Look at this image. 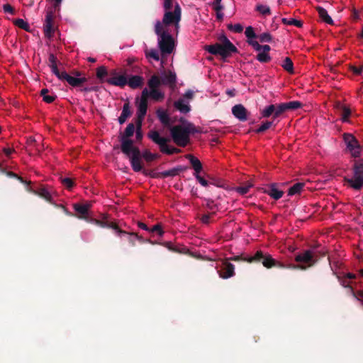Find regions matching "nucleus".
Wrapping results in <instances>:
<instances>
[{
  "mask_svg": "<svg viewBox=\"0 0 363 363\" xmlns=\"http://www.w3.org/2000/svg\"><path fill=\"white\" fill-rule=\"evenodd\" d=\"M55 205L56 207L57 208H62V210H63V211L68 216H71L72 213L69 211V210L67 209V208L64 205V204H62V203H60V204H57L55 202V203L53 204Z\"/></svg>",
  "mask_w": 363,
  "mask_h": 363,
  "instance_id": "obj_58",
  "label": "nucleus"
},
{
  "mask_svg": "<svg viewBox=\"0 0 363 363\" xmlns=\"http://www.w3.org/2000/svg\"><path fill=\"white\" fill-rule=\"evenodd\" d=\"M219 276L223 279H228L235 274L234 265L225 260L222 261L217 267Z\"/></svg>",
  "mask_w": 363,
  "mask_h": 363,
  "instance_id": "obj_14",
  "label": "nucleus"
},
{
  "mask_svg": "<svg viewBox=\"0 0 363 363\" xmlns=\"http://www.w3.org/2000/svg\"><path fill=\"white\" fill-rule=\"evenodd\" d=\"M158 118L162 124L169 129L171 126L170 118L168 113L166 111H157V112Z\"/></svg>",
  "mask_w": 363,
  "mask_h": 363,
  "instance_id": "obj_30",
  "label": "nucleus"
},
{
  "mask_svg": "<svg viewBox=\"0 0 363 363\" xmlns=\"http://www.w3.org/2000/svg\"><path fill=\"white\" fill-rule=\"evenodd\" d=\"M48 92H49L48 89H43L40 91V96L43 97V100L45 102H46L48 104H51L55 101V96L53 95H49Z\"/></svg>",
  "mask_w": 363,
  "mask_h": 363,
  "instance_id": "obj_40",
  "label": "nucleus"
},
{
  "mask_svg": "<svg viewBox=\"0 0 363 363\" xmlns=\"http://www.w3.org/2000/svg\"><path fill=\"white\" fill-rule=\"evenodd\" d=\"M213 216H214L213 213H208V214H203L201 217V222L203 223L208 224L211 222V218H212V217Z\"/></svg>",
  "mask_w": 363,
  "mask_h": 363,
  "instance_id": "obj_51",
  "label": "nucleus"
},
{
  "mask_svg": "<svg viewBox=\"0 0 363 363\" xmlns=\"http://www.w3.org/2000/svg\"><path fill=\"white\" fill-rule=\"evenodd\" d=\"M302 107V104L298 101H291L287 103H281L275 105L274 118H278L284 112L288 110H296Z\"/></svg>",
  "mask_w": 363,
  "mask_h": 363,
  "instance_id": "obj_13",
  "label": "nucleus"
},
{
  "mask_svg": "<svg viewBox=\"0 0 363 363\" xmlns=\"http://www.w3.org/2000/svg\"><path fill=\"white\" fill-rule=\"evenodd\" d=\"M262 264L267 268H271L276 266L277 262L270 255H265L263 257Z\"/></svg>",
  "mask_w": 363,
  "mask_h": 363,
  "instance_id": "obj_38",
  "label": "nucleus"
},
{
  "mask_svg": "<svg viewBox=\"0 0 363 363\" xmlns=\"http://www.w3.org/2000/svg\"><path fill=\"white\" fill-rule=\"evenodd\" d=\"M61 183L66 189L69 190H71L75 185L74 180L68 177L62 178Z\"/></svg>",
  "mask_w": 363,
  "mask_h": 363,
  "instance_id": "obj_46",
  "label": "nucleus"
},
{
  "mask_svg": "<svg viewBox=\"0 0 363 363\" xmlns=\"http://www.w3.org/2000/svg\"><path fill=\"white\" fill-rule=\"evenodd\" d=\"M13 23L14 26H16L18 28H21L26 31L29 32L30 30V26L29 23L22 18L14 19L13 21Z\"/></svg>",
  "mask_w": 363,
  "mask_h": 363,
  "instance_id": "obj_36",
  "label": "nucleus"
},
{
  "mask_svg": "<svg viewBox=\"0 0 363 363\" xmlns=\"http://www.w3.org/2000/svg\"><path fill=\"white\" fill-rule=\"evenodd\" d=\"M349 69L356 76L361 75L363 73V65L359 67L350 65Z\"/></svg>",
  "mask_w": 363,
  "mask_h": 363,
  "instance_id": "obj_49",
  "label": "nucleus"
},
{
  "mask_svg": "<svg viewBox=\"0 0 363 363\" xmlns=\"http://www.w3.org/2000/svg\"><path fill=\"white\" fill-rule=\"evenodd\" d=\"M174 107L183 113H186L190 111L189 101L184 99H179L174 102Z\"/></svg>",
  "mask_w": 363,
  "mask_h": 363,
  "instance_id": "obj_29",
  "label": "nucleus"
},
{
  "mask_svg": "<svg viewBox=\"0 0 363 363\" xmlns=\"http://www.w3.org/2000/svg\"><path fill=\"white\" fill-rule=\"evenodd\" d=\"M219 40L220 43L204 45L203 50L211 55H219L223 60L238 52V48L225 35L220 37Z\"/></svg>",
  "mask_w": 363,
  "mask_h": 363,
  "instance_id": "obj_5",
  "label": "nucleus"
},
{
  "mask_svg": "<svg viewBox=\"0 0 363 363\" xmlns=\"http://www.w3.org/2000/svg\"><path fill=\"white\" fill-rule=\"evenodd\" d=\"M94 224L98 225L101 227H106L113 229L118 236L121 235H126L128 232L121 230L118 223L116 221H101V220H94Z\"/></svg>",
  "mask_w": 363,
  "mask_h": 363,
  "instance_id": "obj_19",
  "label": "nucleus"
},
{
  "mask_svg": "<svg viewBox=\"0 0 363 363\" xmlns=\"http://www.w3.org/2000/svg\"><path fill=\"white\" fill-rule=\"evenodd\" d=\"M162 245L168 248L169 250H173L174 252H182V250L179 248L174 246L173 243L171 242H165L162 243Z\"/></svg>",
  "mask_w": 363,
  "mask_h": 363,
  "instance_id": "obj_53",
  "label": "nucleus"
},
{
  "mask_svg": "<svg viewBox=\"0 0 363 363\" xmlns=\"http://www.w3.org/2000/svg\"><path fill=\"white\" fill-rule=\"evenodd\" d=\"M348 185L356 190L363 187V160L355 161L352 167V175L345 177Z\"/></svg>",
  "mask_w": 363,
  "mask_h": 363,
  "instance_id": "obj_8",
  "label": "nucleus"
},
{
  "mask_svg": "<svg viewBox=\"0 0 363 363\" xmlns=\"http://www.w3.org/2000/svg\"><path fill=\"white\" fill-rule=\"evenodd\" d=\"M294 259L301 264V269H305L313 266L318 261L317 252L315 250H303L297 254Z\"/></svg>",
  "mask_w": 363,
  "mask_h": 363,
  "instance_id": "obj_10",
  "label": "nucleus"
},
{
  "mask_svg": "<svg viewBox=\"0 0 363 363\" xmlns=\"http://www.w3.org/2000/svg\"><path fill=\"white\" fill-rule=\"evenodd\" d=\"M138 226L142 230H146L148 232L150 230V228L147 227V225L143 222H140V221L138 222Z\"/></svg>",
  "mask_w": 363,
  "mask_h": 363,
  "instance_id": "obj_60",
  "label": "nucleus"
},
{
  "mask_svg": "<svg viewBox=\"0 0 363 363\" xmlns=\"http://www.w3.org/2000/svg\"><path fill=\"white\" fill-rule=\"evenodd\" d=\"M26 189L28 191L39 196L48 202L52 204L55 203L53 197L56 196L57 193L52 186L43 184L34 186L32 185V182L29 181L27 183Z\"/></svg>",
  "mask_w": 363,
  "mask_h": 363,
  "instance_id": "obj_6",
  "label": "nucleus"
},
{
  "mask_svg": "<svg viewBox=\"0 0 363 363\" xmlns=\"http://www.w3.org/2000/svg\"><path fill=\"white\" fill-rule=\"evenodd\" d=\"M164 15L162 21H157L155 26V32L158 36V45L162 58L167 54H171L174 48V35H177L179 23L182 19V8L177 0H162ZM164 63L162 59V64Z\"/></svg>",
  "mask_w": 363,
  "mask_h": 363,
  "instance_id": "obj_1",
  "label": "nucleus"
},
{
  "mask_svg": "<svg viewBox=\"0 0 363 363\" xmlns=\"http://www.w3.org/2000/svg\"><path fill=\"white\" fill-rule=\"evenodd\" d=\"M144 84V78L140 75H130L127 77V85L133 89H136L142 87Z\"/></svg>",
  "mask_w": 363,
  "mask_h": 363,
  "instance_id": "obj_22",
  "label": "nucleus"
},
{
  "mask_svg": "<svg viewBox=\"0 0 363 363\" xmlns=\"http://www.w3.org/2000/svg\"><path fill=\"white\" fill-rule=\"evenodd\" d=\"M162 84L164 85H168L170 87H174L177 81V76L174 72L171 70H168L167 72H164L162 74Z\"/></svg>",
  "mask_w": 363,
  "mask_h": 363,
  "instance_id": "obj_23",
  "label": "nucleus"
},
{
  "mask_svg": "<svg viewBox=\"0 0 363 363\" xmlns=\"http://www.w3.org/2000/svg\"><path fill=\"white\" fill-rule=\"evenodd\" d=\"M282 22L285 25L294 26L298 28H301L303 26V23L301 21L294 18H283Z\"/></svg>",
  "mask_w": 363,
  "mask_h": 363,
  "instance_id": "obj_42",
  "label": "nucleus"
},
{
  "mask_svg": "<svg viewBox=\"0 0 363 363\" xmlns=\"http://www.w3.org/2000/svg\"><path fill=\"white\" fill-rule=\"evenodd\" d=\"M193 96H194V93L192 91H187L183 96V99L186 98V99L189 100V99H191L193 98Z\"/></svg>",
  "mask_w": 363,
  "mask_h": 363,
  "instance_id": "obj_62",
  "label": "nucleus"
},
{
  "mask_svg": "<svg viewBox=\"0 0 363 363\" xmlns=\"http://www.w3.org/2000/svg\"><path fill=\"white\" fill-rule=\"evenodd\" d=\"M55 30V28L54 26V16L52 13H48L45 16V23L43 26L45 37L50 40L54 36Z\"/></svg>",
  "mask_w": 363,
  "mask_h": 363,
  "instance_id": "obj_17",
  "label": "nucleus"
},
{
  "mask_svg": "<svg viewBox=\"0 0 363 363\" xmlns=\"http://www.w3.org/2000/svg\"><path fill=\"white\" fill-rule=\"evenodd\" d=\"M232 113L233 116L240 121H245L247 120L248 112L242 104H237L234 106L232 108Z\"/></svg>",
  "mask_w": 363,
  "mask_h": 363,
  "instance_id": "obj_21",
  "label": "nucleus"
},
{
  "mask_svg": "<svg viewBox=\"0 0 363 363\" xmlns=\"http://www.w3.org/2000/svg\"><path fill=\"white\" fill-rule=\"evenodd\" d=\"M57 78L62 81H66L70 86L73 87L80 86L82 84L86 82V77H75L69 75L65 71L61 72Z\"/></svg>",
  "mask_w": 363,
  "mask_h": 363,
  "instance_id": "obj_18",
  "label": "nucleus"
},
{
  "mask_svg": "<svg viewBox=\"0 0 363 363\" xmlns=\"http://www.w3.org/2000/svg\"><path fill=\"white\" fill-rule=\"evenodd\" d=\"M101 219H99L101 221H110L109 218L110 215L108 213H101L100 214Z\"/></svg>",
  "mask_w": 363,
  "mask_h": 363,
  "instance_id": "obj_61",
  "label": "nucleus"
},
{
  "mask_svg": "<svg viewBox=\"0 0 363 363\" xmlns=\"http://www.w3.org/2000/svg\"><path fill=\"white\" fill-rule=\"evenodd\" d=\"M264 255L261 250L257 251L255 255L250 256L245 259L248 262H259L264 257Z\"/></svg>",
  "mask_w": 363,
  "mask_h": 363,
  "instance_id": "obj_44",
  "label": "nucleus"
},
{
  "mask_svg": "<svg viewBox=\"0 0 363 363\" xmlns=\"http://www.w3.org/2000/svg\"><path fill=\"white\" fill-rule=\"evenodd\" d=\"M15 152L13 148L11 147H4L3 149V152L5 154V155L8 157H10L11 155Z\"/></svg>",
  "mask_w": 363,
  "mask_h": 363,
  "instance_id": "obj_59",
  "label": "nucleus"
},
{
  "mask_svg": "<svg viewBox=\"0 0 363 363\" xmlns=\"http://www.w3.org/2000/svg\"><path fill=\"white\" fill-rule=\"evenodd\" d=\"M135 132L133 123H129L124 132L121 140V151L130 159L133 169L138 172L143 169L140 152L138 147L133 145V140H130Z\"/></svg>",
  "mask_w": 363,
  "mask_h": 363,
  "instance_id": "obj_3",
  "label": "nucleus"
},
{
  "mask_svg": "<svg viewBox=\"0 0 363 363\" xmlns=\"http://www.w3.org/2000/svg\"><path fill=\"white\" fill-rule=\"evenodd\" d=\"M161 84L162 81L160 78L156 74L152 75L147 82L149 89L159 88Z\"/></svg>",
  "mask_w": 363,
  "mask_h": 363,
  "instance_id": "obj_35",
  "label": "nucleus"
},
{
  "mask_svg": "<svg viewBox=\"0 0 363 363\" xmlns=\"http://www.w3.org/2000/svg\"><path fill=\"white\" fill-rule=\"evenodd\" d=\"M149 232L152 233H156L160 237H162L164 234V231L160 223H157L153 225L152 228H150Z\"/></svg>",
  "mask_w": 363,
  "mask_h": 363,
  "instance_id": "obj_45",
  "label": "nucleus"
},
{
  "mask_svg": "<svg viewBox=\"0 0 363 363\" xmlns=\"http://www.w3.org/2000/svg\"><path fill=\"white\" fill-rule=\"evenodd\" d=\"M339 108L341 111L340 115L342 121L345 123L349 122L350 117L352 113L350 108L346 104H341L340 105Z\"/></svg>",
  "mask_w": 363,
  "mask_h": 363,
  "instance_id": "obj_31",
  "label": "nucleus"
},
{
  "mask_svg": "<svg viewBox=\"0 0 363 363\" xmlns=\"http://www.w3.org/2000/svg\"><path fill=\"white\" fill-rule=\"evenodd\" d=\"M143 138V134L141 132V123L140 122H138V128L136 130V138L138 140H140Z\"/></svg>",
  "mask_w": 363,
  "mask_h": 363,
  "instance_id": "obj_57",
  "label": "nucleus"
},
{
  "mask_svg": "<svg viewBox=\"0 0 363 363\" xmlns=\"http://www.w3.org/2000/svg\"><path fill=\"white\" fill-rule=\"evenodd\" d=\"M131 115L130 107L129 103H125L123 106V110L121 116L118 118V122L120 124H123L128 118Z\"/></svg>",
  "mask_w": 363,
  "mask_h": 363,
  "instance_id": "obj_32",
  "label": "nucleus"
},
{
  "mask_svg": "<svg viewBox=\"0 0 363 363\" xmlns=\"http://www.w3.org/2000/svg\"><path fill=\"white\" fill-rule=\"evenodd\" d=\"M228 29L235 33H240L243 30V26L240 23L228 24Z\"/></svg>",
  "mask_w": 363,
  "mask_h": 363,
  "instance_id": "obj_47",
  "label": "nucleus"
},
{
  "mask_svg": "<svg viewBox=\"0 0 363 363\" xmlns=\"http://www.w3.org/2000/svg\"><path fill=\"white\" fill-rule=\"evenodd\" d=\"M147 88H145L141 94V97L138 104L137 117L138 122L142 123L147 110V99H146Z\"/></svg>",
  "mask_w": 363,
  "mask_h": 363,
  "instance_id": "obj_15",
  "label": "nucleus"
},
{
  "mask_svg": "<svg viewBox=\"0 0 363 363\" xmlns=\"http://www.w3.org/2000/svg\"><path fill=\"white\" fill-rule=\"evenodd\" d=\"M351 293L359 300L363 301V290H359L355 292L353 289H351Z\"/></svg>",
  "mask_w": 363,
  "mask_h": 363,
  "instance_id": "obj_55",
  "label": "nucleus"
},
{
  "mask_svg": "<svg viewBox=\"0 0 363 363\" xmlns=\"http://www.w3.org/2000/svg\"><path fill=\"white\" fill-rule=\"evenodd\" d=\"M195 131L194 125L189 123H183L169 128L174 143L182 147H186L189 143L190 135Z\"/></svg>",
  "mask_w": 363,
  "mask_h": 363,
  "instance_id": "obj_4",
  "label": "nucleus"
},
{
  "mask_svg": "<svg viewBox=\"0 0 363 363\" xmlns=\"http://www.w3.org/2000/svg\"><path fill=\"white\" fill-rule=\"evenodd\" d=\"M186 158L189 160L192 169H194V176L197 182L203 186L206 187L209 182L201 175L203 166L201 161L192 155H187Z\"/></svg>",
  "mask_w": 363,
  "mask_h": 363,
  "instance_id": "obj_11",
  "label": "nucleus"
},
{
  "mask_svg": "<svg viewBox=\"0 0 363 363\" xmlns=\"http://www.w3.org/2000/svg\"><path fill=\"white\" fill-rule=\"evenodd\" d=\"M275 111V105L271 104L269 106H266L264 109L261 111V115L263 118H268L272 114L274 115Z\"/></svg>",
  "mask_w": 363,
  "mask_h": 363,
  "instance_id": "obj_41",
  "label": "nucleus"
},
{
  "mask_svg": "<svg viewBox=\"0 0 363 363\" xmlns=\"http://www.w3.org/2000/svg\"><path fill=\"white\" fill-rule=\"evenodd\" d=\"M92 205L91 201H88L85 203H74L73 208L77 213V217L92 223H94V220H99L89 216V210L91 208Z\"/></svg>",
  "mask_w": 363,
  "mask_h": 363,
  "instance_id": "obj_12",
  "label": "nucleus"
},
{
  "mask_svg": "<svg viewBox=\"0 0 363 363\" xmlns=\"http://www.w3.org/2000/svg\"><path fill=\"white\" fill-rule=\"evenodd\" d=\"M342 138L346 145V151L349 152L352 157L357 158L362 156V147L354 135L351 133H344Z\"/></svg>",
  "mask_w": 363,
  "mask_h": 363,
  "instance_id": "obj_9",
  "label": "nucleus"
},
{
  "mask_svg": "<svg viewBox=\"0 0 363 363\" xmlns=\"http://www.w3.org/2000/svg\"><path fill=\"white\" fill-rule=\"evenodd\" d=\"M48 60H49V66L52 70V72L57 77L61 74V72H60V70L58 69V67H57V57L54 54L50 53L49 55Z\"/></svg>",
  "mask_w": 363,
  "mask_h": 363,
  "instance_id": "obj_28",
  "label": "nucleus"
},
{
  "mask_svg": "<svg viewBox=\"0 0 363 363\" xmlns=\"http://www.w3.org/2000/svg\"><path fill=\"white\" fill-rule=\"evenodd\" d=\"M213 9L216 11H220L222 9V6L220 5V3H216V2H214L213 4Z\"/></svg>",
  "mask_w": 363,
  "mask_h": 363,
  "instance_id": "obj_64",
  "label": "nucleus"
},
{
  "mask_svg": "<svg viewBox=\"0 0 363 363\" xmlns=\"http://www.w3.org/2000/svg\"><path fill=\"white\" fill-rule=\"evenodd\" d=\"M253 186V184L250 181H247L246 183L243 184L240 186H237L235 188V190L237 193L240 195H245L250 191V189Z\"/></svg>",
  "mask_w": 363,
  "mask_h": 363,
  "instance_id": "obj_34",
  "label": "nucleus"
},
{
  "mask_svg": "<svg viewBox=\"0 0 363 363\" xmlns=\"http://www.w3.org/2000/svg\"><path fill=\"white\" fill-rule=\"evenodd\" d=\"M316 11L318 13V16L320 18V20L329 25H333L334 22L332 18L329 16L328 11L321 6H317Z\"/></svg>",
  "mask_w": 363,
  "mask_h": 363,
  "instance_id": "obj_27",
  "label": "nucleus"
},
{
  "mask_svg": "<svg viewBox=\"0 0 363 363\" xmlns=\"http://www.w3.org/2000/svg\"><path fill=\"white\" fill-rule=\"evenodd\" d=\"M281 66L288 73L291 74L294 73V63L290 57H285L282 61Z\"/></svg>",
  "mask_w": 363,
  "mask_h": 363,
  "instance_id": "obj_33",
  "label": "nucleus"
},
{
  "mask_svg": "<svg viewBox=\"0 0 363 363\" xmlns=\"http://www.w3.org/2000/svg\"><path fill=\"white\" fill-rule=\"evenodd\" d=\"M106 82L113 86L123 88L127 85V76L125 72L118 73L114 71L112 76L106 79Z\"/></svg>",
  "mask_w": 363,
  "mask_h": 363,
  "instance_id": "obj_16",
  "label": "nucleus"
},
{
  "mask_svg": "<svg viewBox=\"0 0 363 363\" xmlns=\"http://www.w3.org/2000/svg\"><path fill=\"white\" fill-rule=\"evenodd\" d=\"M6 174L9 177L17 178L21 182L24 183L26 185H27V183L28 182L24 180L23 177L18 176V174H16V173H14L13 172H7Z\"/></svg>",
  "mask_w": 363,
  "mask_h": 363,
  "instance_id": "obj_54",
  "label": "nucleus"
},
{
  "mask_svg": "<svg viewBox=\"0 0 363 363\" xmlns=\"http://www.w3.org/2000/svg\"><path fill=\"white\" fill-rule=\"evenodd\" d=\"M143 157L147 161H151L155 158V155L148 151H146L143 153Z\"/></svg>",
  "mask_w": 363,
  "mask_h": 363,
  "instance_id": "obj_56",
  "label": "nucleus"
},
{
  "mask_svg": "<svg viewBox=\"0 0 363 363\" xmlns=\"http://www.w3.org/2000/svg\"><path fill=\"white\" fill-rule=\"evenodd\" d=\"M267 194H268L271 198L274 199V200H279L281 199L284 195V191L281 190H279L277 188V184H272L269 186V188L268 190H265L264 191Z\"/></svg>",
  "mask_w": 363,
  "mask_h": 363,
  "instance_id": "obj_26",
  "label": "nucleus"
},
{
  "mask_svg": "<svg viewBox=\"0 0 363 363\" xmlns=\"http://www.w3.org/2000/svg\"><path fill=\"white\" fill-rule=\"evenodd\" d=\"M356 274L353 273H345L342 275L338 276V279L344 287H348L351 290V289H353L351 286L352 284V279H354L356 278Z\"/></svg>",
  "mask_w": 363,
  "mask_h": 363,
  "instance_id": "obj_25",
  "label": "nucleus"
},
{
  "mask_svg": "<svg viewBox=\"0 0 363 363\" xmlns=\"http://www.w3.org/2000/svg\"><path fill=\"white\" fill-rule=\"evenodd\" d=\"M94 224L98 225L101 227H106L113 229L118 236L121 235H126L128 232L121 230L118 223L116 221H101V220H94Z\"/></svg>",
  "mask_w": 363,
  "mask_h": 363,
  "instance_id": "obj_20",
  "label": "nucleus"
},
{
  "mask_svg": "<svg viewBox=\"0 0 363 363\" xmlns=\"http://www.w3.org/2000/svg\"><path fill=\"white\" fill-rule=\"evenodd\" d=\"M272 125V122L271 121H265L262 123L259 127L257 129V133H262L267 130H268Z\"/></svg>",
  "mask_w": 363,
  "mask_h": 363,
  "instance_id": "obj_50",
  "label": "nucleus"
},
{
  "mask_svg": "<svg viewBox=\"0 0 363 363\" xmlns=\"http://www.w3.org/2000/svg\"><path fill=\"white\" fill-rule=\"evenodd\" d=\"M303 186H304V184L303 183H300V182L296 183L295 184H294L292 186H291L289 189L288 195L294 196L295 194H298L301 193Z\"/></svg>",
  "mask_w": 363,
  "mask_h": 363,
  "instance_id": "obj_37",
  "label": "nucleus"
},
{
  "mask_svg": "<svg viewBox=\"0 0 363 363\" xmlns=\"http://www.w3.org/2000/svg\"><path fill=\"white\" fill-rule=\"evenodd\" d=\"M247 44L257 52L256 59L261 63H267L272 60L271 47L269 45H260L259 43H272L273 37L269 32L257 35L252 26H247L245 30Z\"/></svg>",
  "mask_w": 363,
  "mask_h": 363,
  "instance_id": "obj_2",
  "label": "nucleus"
},
{
  "mask_svg": "<svg viewBox=\"0 0 363 363\" xmlns=\"http://www.w3.org/2000/svg\"><path fill=\"white\" fill-rule=\"evenodd\" d=\"M108 74L107 69L104 66H101L96 69V77L99 79H102Z\"/></svg>",
  "mask_w": 363,
  "mask_h": 363,
  "instance_id": "obj_48",
  "label": "nucleus"
},
{
  "mask_svg": "<svg viewBox=\"0 0 363 363\" xmlns=\"http://www.w3.org/2000/svg\"><path fill=\"white\" fill-rule=\"evenodd\" d=\"M145 53L146 58L149 60H154L155 61H159L160 60L159 52L155 49L146 50Z\"/></svg>",
  "mask_w": 363,
  "mask_h": 363,
  "instance_id": "obj_39",
  "label": "nucleus"
},
{
  "mask_svg": "<svg viewBox=\"0 0 363 363\" xmlns=\"http://www.w3.org/2000/svg\"><path fill=\"white\" fill-rule=\"evenodd\" d=\"M3 11L4 13H10L11 15L15 14V9L14 8L9 4H6L3 5Z\"/></svg>",
  "mask_w": 363,
  "mask_h": 363,
  "instance_id": "obj_52",
  "label": "nucleus"
},
{
  "mask_svg": "<svg viewBox=\"0 0 363 363\" xmlns=\"http://www.w3.org/2000/svg\"><path fill=\"white\" fill-rule=\"evenodd\" d=\"M256 10L263 16H269L271 14V10L267 5L258 4L256 6Z\"/></svg>",
  "mask_w": 363,
  "mask_h": 363,
  "instance_id": "obj_43",
  "label": "nucleus"
},
{
  "mask_svg": "<svg viewBox=\"0 0 363 363\" xmlns=\"http://www.w3.org/2000/svg\"><path fill=\"white\" fill-rule=\"evenodd\" d=\"M146 99H152L155 101H162L164 98V94L159 88L155 89H150L149 90L147 89L146 92Z\"/></svg>",
  "mask_w": 363,
  "mask_h": 363,
  "instance_id": "obj_24",
  "label": "nucleus"
},
{
  "mask_svg": "<svg viewBox=\"0 0 363 363\" xmlns=\"http://www.w3.org/2000/svg\"><path fill=\"white\" fill-rule=\"evenodd\" d=\"M148 138L159 145L160 152L164 154L170 155L181 152L180 149L169 145L167 143L170 140L169 138L161 136L157 130H150L148 133Z\"/></svg>",
  "mask_w": 363,
  "mask_h": 363,
  "instance_id": "obj_7",
  "label": "nucleus"
},
{
  "mask_svg": "<svg viewBox=\"0 0 363 363\" xmlns=\"http://www.w3.org/2000/svg\"><path fill=\"white\" fill-rule=\"evenodd\" d=\"M62 0H54V7L57 10H60V4Z\"/></svg>",
  "mask_w": 363,
  "mask_h": 363,
  "instance_id": "obj_63",
  "label": "nucleus"
}]
</instances>
